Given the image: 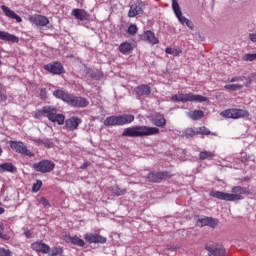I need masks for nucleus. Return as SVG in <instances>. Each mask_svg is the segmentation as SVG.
<instances>
[{"label":"nucleus","mask_w":256,"mask_h":256,"mask_svg":"<svg viewBox=\"0 0 256 256\" xmlns=\"http://www.w3.org/2000/svg\"><path fill=\"white\" fill-rule=\"evenodd\" d=\"M49 256H57V255H63V247L61 246H55L51 249V247L49 246V252H48Z\"/></svg>","instance_id":"c85d7f7f"},{"label":"nucleus","mask_w":256,"mask_h":256,"mask_svg":"<svg viewBox=\"0 0 256 256\" xmlns=\"http://www.w3.org/2000/svg\"><path fill=\"white\" fill-rule=\"evenodd\" d=\"M137 31H138V28H137V25L135 24H132L128 27L129 35H137Z\"/></svg>","instance_id":"ea45409f"},{"label":"nucleus","mask_w":256,"mask_h":256,"mask_svg":"<svg viewBox=\"0 0 256 256\" xmlns=\"http://www.w3.org/2000/svg\"><path fill=\"white\" fill-rule=\"evenodd\" d=\"M213 254H211V253H208V255L207 256H212Z\"/></svg>","instance_id":"bf43d9fd"},{"label":"nucleus","mask_w":256,"mask_h":256,"mask_svg":"<svg viewBox=\"0 0 256 256\" xmlns=\"http://www.w3.org/2000/svg\"><path fill=\"white\" fill-rule=\"evenodd\" d=\"M159 128L149 126H133L124 129L122 137H149L158 135Z\"/></svg>","instance_id":"20e7f679"},{"label":"nucleus","mask_w":256,"mask_h":256,"mask_svg":"<svg viewBox=\"0 0 256 256\" xmlns=\"http://www.w3.org/2000/svg\"><path fill=\"white\" fill-rule=\"evenodd\" d=\"M53 95L56 97V99H60L75 109H85V107H89V100H87V98L73 95L69 92H65L63 89L55 90Z\"/></svg>","instance_id":"f03ea898"},{"label":"nucleus","mask_w":256,"mask_h":256,"mask_svg":"<svg viewBox=\"0 0 256 256\" xmlns=\"http://www.w3.org/2000/svg\"><path fill=\"white\" fill-rule=\"evenodd\" d=\"M105 127H116L115 126V116H109L104 120Z\"/></svg>","instance_id":"473e14b6"},{"label":"nucleus","mask_w":256,"mask_h":256,"mask_svg":"<svg viewBox=\"0 0 256 256\" xmlns=\"http://www.w3.org/2000/svg\"><path fill=\"white\" fill-rule=\"evenodd\" d=\"M217 225H219V220H217L215 218L208 217L207 227H211L212 229H215V227H217Z\"/></svg>","instance_id":"c9c22d12"},{"label":"nucleus","mask_w":256,"mask_h":256,"mask_svg":"<svg viewBox=\"0 0 256 256\" xmlns=\"http://www.w3.org/2000/svg\"><path fill=\"white\" fill-rule=\"evenodd\" d=\"M224 89L228 91H241L243 89L242 84H228L224 86Z\"/></svg>","instance_id":"2f4dec72"},{"label":"nucleus","mask_w":256,"mask_h":256,"mask_svg":"<svg viewBox=\"0 0 256 256\" xmlns=\"http://www.w3.org/2000/svg\"><path fill=\"white\" fill-rule=\"evenodd\" d=\"M40 203L43 205V207H51L49 200H47L45 197L40 198Z\"/></svg>","instance_id":"09e8293b"},{"label":"nucleus","mask_w":256,"mask_h":256,"mask_svg":"<svg viewBox=\"0 0 256 256\" xmlns=\"http://www.w3.org/2000/svg\"><path fill=\"white\" fill-rule=\"evenodd\" d=\"M31 249H33V251H37L38 253H43L44 255L49 253V245L43 243L42 241H36L32 243Z\"/></svg>","instance_id":"f3484780"},{"label":"nucleus","mask_w":256,"mask_h":256,"mask_svg":"<svg viewBox=\"0 0 256 256\" xmlns=\"http://www.w3.org/2000/svg\"><path fill=\"white\" fill-rule=\"evenodd\" d=\"M169 177H171V174H169L168 171H164V172L151 171L147 175V179L149 183H161L163 179H169Z\"/></svg>","instance_id":"9d476101"},{"label":"nucleus","mask_w":256,"mask_h":256,"mask_svg":"<svg viewBox=\"0 0 256 256\" xmlns=\"http://www.w3.org/2000/svg\"><path fill=\"white\" fill-rule=\"evenodd\" d=\"M243 195H249L246 188L241 186H234L231 189V193L221 192V191H211L210 196L214 199H219L220 201H241Z\"/></svg>","instance_id":"7ed1b4c3"},{"label":"nucleus","mask_w":256,"mask_h":256,"mask_svg":"<svg viewBox=\"0 0 256 256\" xmlns=\"http://www.w3.org/2000/svg\"><path fill=\"white\" fill-rule=\"evenodd\" d=\"M1 63H2V62H1V60H0V65H1Z\"/></svg>","instance_id":"052dcab7"},{"label":"nucleus","mask_w":256,"mask_h":256,"mask_svg":"<svg viewBox=\"0 0 256 256\" xmlns=\"http://www.w3.org/2000/svg\"><path fill=\"white\" fill-rule=\"evenodd\" d=\"M84 239L87 241V243H107V238L99 234H86Z\"/></svg>","instance_id":"dca6fc26"},{"label":"nucleus","mask_w":256,"mask_h":256,"mask_svg":"<svg viewBox=\"0 0 256 256\" xmlns=\"http://www.w3.org/2000/svg\"><path fill=\"white\" fill-rule=\"evenodd\" d=\"M176 17L180 21V23H182L183 25H185V23L189 20L183 16L182 12L180 13V15H176Z\"/></svg>","instance_id":"de8ad7c7"},{"label":"nucleus","mask_w":256,"mask_h":256,"mask_svg":"<svg viewBox=\"0 0 256 256\" xmlns=\"http://www.w3.org/2000/svg\"><path fill=\"white\" fill-rule=\"evenodd\" d=\"M186 135H187L188 137H195V135H198V130L195 131L193 128H188V129L186 130Z\"/></svg>","instance_id":"c03bdc74"},{"label":"nucleus","mask_w":256,"mask_h":256,"mask_svg":"<svg viewBox=\"0 0 256 256\" xmlns=\"http://www.w3.org/2000/svg\"><path fill=\"white\" fill-rule=\"evenodd\" d=\"M153 124L156 127H165V125H167V120H165V116H163V114L157 113L154 117Z\"/></svg>","instance_id":"5701e85b"},{"label":"nucleus","mask_w":256,"mask_h":256,"mask_svg":"<svg viewBox=\"0 0 256 256\" xmlns=\"http://www.w3.org/2000/svg\"><path fill=\"white\" fill-rule=\"evenodd\" d=\"M3 155V148L0 147V156Z\"/></svg>","instance_id":"13d9d810"},{"label":"nucleus","mask_w":256,"mask_h":256,"mask_svg":"<svg viewBox=\"0 0 256 256\" xmlns=\"http://www.w3.org/2000/svg\"><path fill=\"white\" fill-rule=\"evenodd\" d=\"M32 167L37 173H51L55 169V163L51 160H41L34 163Z\"/></svg>","instance_id":"0eeeda50"},{"label":"nucleus","mask_w":256,"mask_h":256,"mask_svg":"<svg viewBox=\"0 0 256 256\" xmlns=\"http://www.w3.org/2000/svg\"><path fill=\"white\" fill-rule=\"evenodd\" d=\"M199 159L200 161H213L215 159V151H201L199 153Z\"/></svg>","instance_id":"412c9836"},{"label":"nucleus","mask_w":256,"mask_h":256,"mask_svg":"<svg viewBox=\"0 0 256 256\" xmlns=\"http://www.w3.org/2000/svg\"><path fill=\"white\" fill-rule=\"evenodd\" d=\"M41 187H43V182L41 180H37L36 183H34L32 186L33 193L39 192Z\"/></svg>","instance_id":"e433bc0d"},{"label":"nucleus","mask_w":256,"mask_h":256,"mask_svg":"<svg viewBox=\"0 0 256 256\" xmlns=\"http://www.w3.org/2000/svg\"><path fill=\"white\" fill-rule=\"evenodd\" d=\"M189 117L193 121H199V119H203V117H205V112H203V110H194L189 113Z\"/></svg>","instance_id":"a878e982"},{"label":"nucleus","mask_w":256,"mask_h":256,"mask_svg":"<svg viewBox=\"0 0 256 256\" xmlns=\"http://www.w3.org/2000/svg\"><path fill=\"white\" fill-rule=\"evenodd\" d=\"M7 101V93L3 89V84H0V103Z\"/></svg>","instance_id":"4c0bfd02"},{"label":"nucleus","mask_w":256,"mask_h":256,"mask_svg":"<svg viewBox=\"0 0 256 256\" xmlns=\"http://www.w3.org/2000/svg\"><path fill=\"white\" fill-rule=\"evenodd\" d=\"M91 165V163L89 161H86L83 163V165L81 166V169H87V167H89Z\"/></svg>","instance_id":"5fc2aeb1"},{"label":"nucleus","mask_w":256,"mask_h":256,"mask_svg":"<svg viewBox=\"0 0 256 256\" xmlns=\"http://www.w3.org/2000/svg\"><path fill=\"white\" fill-rule=\"evenodd\" d=\"M136 95L138 99H141V97H147V95H151V87L147 84H142L140 86L136 87Z\"/></svg>","instance_id":"6ab92c4d"},{"label":"nucleus","mask_w":256,"mask_h":256,"mask_svg":"<svg viewBox=\"0 0 256 256\" xmlns=\"http://www.w3.org/2000/svg\"><path fill=\"white\" fill-rule=\"evenodd\" d=\"M143 9H145V3L141 0L137 1L136 3L130 5L128 17L133 18L137 17V15H143Z\"/></svg>","instance_id":"f8f14e48"},{"label":"nucleus","mask_w":256,"mask_h":256,"mask_svg":"<svg viewBox=\"0 0 256 256\" xmlns=\"http://www.w3.org/2000/svg\"><path fill=\"white\" fill-rule=\"evenodd\" d=\"M3 213H5V208L0 207V215H3Z\"/></svg>","instance_id":"4d7b16f0"},{"label":"nucleus","mask_w":256,"mask_h":256,"mask_svg":"<svg viewBox=\"0 0 256 256\" xmlns=\"http://www.w3.org/2000/svg\"><path fill=\"white\" fill-rule=\"evenodd\" d=\"M243 61H256V53L255 54H245L243 56Z\"/></svg>","instance_id":"a19ab883"},{"label":"nucleus","mask_w":256,"mask_h":256,"mask_svg":"<svg viewBox=\"0 0 256 256\" xmlns=\"http://www.w3.org/2000/svg\"><path fill=\"white\" fill-rule=\"evenodd\" d=\"M172 9L175 15H181V8L179 7V3L177 2V0H172Z\"/></svg>","instance_id":"f704fd0d"},{"label":"nucleus","mask_w":256,"mask_h":256,"mask_svg":"<svg viewBox=\"0 0 256 256\" xmlns=\"http://www.w3.org/2000/svg\"><path fill=\"white\" fill-rule=\"evenodd\" d=\"M239 81H245L243 84V87H250L251 83H253V79L251 77H245V76H234L232 78H228V83H239Z\"/></svg>","instance_id":"a211bd4d"},{"label":"nucleus","mask_w":256,"mask_h":256,"mask_svg":"<svg viewBox=\"0 0 256 256\" xmlns=\"http://www.w3.org/2000/svg\"><path fill=\"white\" fill-rule=\"evenodd\" d=\"M42 145H44V147H46L47 149H51V147H53V142L49 139H43Z\"/></svg>","instance_id":"a18cd8bd"},{"label":"nucleus","mask_w":256,"mask_h":256,"mask_svg":"<svg viewBox=\"0 0 256 256\" xmlns=\"http://www.w3.org/2000/svg\"><path fill=\"white\" fill-rule=\"evenodd\" d=\"M119 51L122 55H129L133 51V45L129 42H124L119 46Z\"/></svg>","instance_id":"393cba45"},{"label":"nucleus","mask_w":256,"mask_h":256,"mask_svg":"<svg viewBox=\"0 0 256 256\" xmlns=\"http://www.w3.org/2000/svg\"><path fill=\"white\" fill-rule=\"evenodd\" d=\"M5 171H7L8 173H17V167L12 165L11 163L0 164V173H5Z\"/></svg>","instance_id":"b1692460"},{"label":"nucleus","mask_w":256,"mask_h":256,"mask_svg":"<svg viewBox=\"0 0 256 256\" xmlns=\"http://www.w3.org/2000/svg\"><path fill=\"white\" fill-rule=\"evenodd\" d=\"M213 256H227V250L221 245H217L214 248Z\"/></svg>","instance_id":"c756f323"},{"label":"nucleus","mask_w":256,"mask_h":256,"mask_svg":"<svg viewBox=\"0 0 256 256\" xmlns=\"http://www.w3.org/2000/svg\"><path fill=\"white\" fill-rule=\"evenodd\" d=\"M224 119H245L249 117V111L245 109L229 108L220 113Z\"/></svg>","instance_id":"423d86ee"},{"label":"nucleus","mask_w":256,"mask_h":256,"mask_svg":"<svg viewBox=\"0 0 256 256\" xmlns=\"http://www.w3.org/2000/svg\"><path fill=\"white\" fill-rule=\"evenodd\" d=\"M35 117H47L48 121L57 123L58 125H63L65 123L67 131H77L79 126L83 123V119L77 116H72L65 120V115L58 114L55 106L42 107L40 110L36 111Z\"/></svg>","instance_id":"f257e3e1"},{"label":"nucleus","mask_w":256,"mask_h":256,"mask_svg":"<svg viewBox=\"0 0 256 256\" xmlns=\"http://www.w3.org/2000/svg\"><path fill=\"white\" fill-rule=\"evenodd\" d=\"M144 39L152 45H157V43H159V40L157 39V37H155V33H153V31L151 30L144 32Z\"/></svg>","instance_id":"4be33fe9"},{"label":"nucleus","mask_w":256,"mask_h":256,"mask_svg":"<svg viewBox=\"0 0 256 256\" xmlns=\"http://www.w3.org/2000/svg\"><path fill=\"white\" fill-rule=\"evenodd\" d=\"M44 70L52 75H63V73H65V67H63V64L59 61L44 65Z\"/></svg>","instance_id":"1a4fd4ad"},{"label":"nucleus","mask_w":256,"mask_h":256,"mask_svg":"<svg viewBox=\"0 0 256 256\" xmlns=\"http://www.w3.org/2000/svg\"><path fill=\"white\" fill-rule=\"evenodd\" d=\"M171 101H176L178 103H205L206 101H209V99L205 96L199 95V94H193V93H180L175 94L171 97Z\"/></svg>","instance_id":"39448f33"},{"label":"nucleus","mask_w":256,"mask_h":256,"mask_svg":"<svg viewBox=\"0 0 256 256\" xmlns=\"http://www.w3.org/2000/svg\"><path fill=\"white\" fill-rule=\"evenodd\" d=\"M10 147L16 153L26 155L27 157H35V154L31 150L27 149L26 145L21 141H10Z\"/></svg>","instance_id":"6e6552de"},{"label":"nucleus","mask_w":256,"mask_h":256,"mask_svg":"<svg viewBox=\"0 0 256 256\" xmlns=\"http://www.w3.org/2000/svg\"><path fill=\"white\" fill-rule=\"evenodd\" d=\"M205 249L206 251H208V253H211L213 255V251H215V248L209 244L205 245Z\"/></svg>","instance_id":"8fccbe9b"},{"label":"nucleus","mask_w":256,"mask_h":256,"mask_svg":"<svg viewBox=\"0 0 256 256\" xmlns=\"http://www.w3.org/2000/svg\"><path fill=\"white\" fill-rule=\"evenodd\" d=\"M33 143H35L36 145H43V139L41 138H35L32 140Z\"/></svg>","instance_id":"603ef678"},{"label":"nucleus","mask_w":256,"mask_h":256,"mask_svg":"<svg viewBox=\"0 0 256 256\" xmlns=\"http://www.w3.org/2000/svg\"><path fill=\"white\" fill-rule=\"evenodd\" d=\"M5 231V227L3 224H0V239H4V241H9V236L7 234H3Z\"/></svg>","instance_id":"58836bf2"},{"label":"nucleus","mask_w":256,"mask_h":256,"mask_svg":"<svg viewBox=\"0 0 256 256\" xmlns=\"http://www.w3.org/2000/svg\"><path fill=\"white\" fill-rule=\"evenodd\" d=\"M112 193L113 195H115L116 197H120V195H125V193H127V189H121L119 187H115L112 189Z\"/></svg>","instance_id":"72a5a7b5"},{"label":"nucleus","mask_w":256,"mask_h":256,"mask_svg":"<svg viewBox=\"0 0 256 256\" xmlns=\"http://www.w3.org/2000/svg\"><path fill=\"white\" fill-rule=\"evenodd\" d=\"M25 237H27V239H31V231L27 230L24 232Z\"/></svg>","instance_id":"6e6d98bb"},{"label":"nucleus","mask_w":256,"mask_h":256,"mask_svg":"<svg viewBox=\"0 0 256 256\" xmlns=\"http://www.w3.org/2000/svg\"><path fill=\"white\" fill-rule=\"evenodd\" d=\"M28 21L36 27H47L49 25V18L41 14H33L28 17Z\"/></svg>","instance_id":"9b49d317"},{"label":"nucleus","mask_w":256,"mask_h":256,"mask_svg":"<svg viewBox=\"0 0 256 256\" xmlns=\"http://www.w3.org/2000/svg\"><path fill=\"white\" fill-rule=\"evenodd\" d=\"M0 39L10 43H19V37L5 31H0Z\"/></svg>","instance_id":"aec40b11"},{"label":"nucleus","mask_w":256,"mask_h":256,"mask_svg":"<svg viewBox=\"0 0 256 256\" xmlns=\"http://www.w3.org/2000/svg\"><path fill=\"white\" fill-rule=\"evenodd\" d=\"M40 99L42 101H45V99H47V88L40 89Z\"/></svg>","instance_id":"49530a36"},{"label":"nucleus","mask_w":256,"mask_h":256,"mask_svg":"<svg viewBox=\"0 0 256 256\" xmlns=\"http://www.w3.org/2000/svg\"><path fill=\"white\" fill-rule=\"evenodd\" d=\"M165 53H167V55H173V57H179V55H181V53H183V50L180 48L167 47L165 49Z\"/></svg>","instance_id":"cd10ccee"},{"label":"nucleus","mask_w":256,"mask_h":256,"mask_svg":"<svg viewBox=\"0 0 256 256\" xmlns=\"http://www.w3.org/2000/svg\"><path fill=\"white\" fill-rule=\"evenodd\" d=\"M250 41L252 43H256V32L249 35Z\"/></svg>","instance_id":"864d4df0"},{"label":"nucleus","mask_w":256,"mask_h":256,"mask_svg":"<svg viewBox=\"0 0 256 256\" xmlns=\"http://www.w3.org/2000/svg\"><path fill=\"white\" fill-rule=\"evenodd\" d=\"M208 217L199 219L197 221V227H207Z\"/></svg>","instance_id":"79ce46f5"},{"label":"nucleus","mask_w":256,"mask_h":256,"mask_svg":"<svg viewBox=\"0 0 256 256\" xmlns=\"http://www.w3.org/2000/svg\"><path fill=\"white\" fill-rule=\"evenodd\" d=\"M0 256H13V254L11 253V250L1 247Z\"/></svg>","instance_id":"37998d69"},{"label":"nucleus","mask_w":256,"mask_h":256,"mask_svg":"<svg viewBox=\"0 0 256 256\" xmlns=\"http://www.w3.org/2000/svg\"><path fill=\"white\" fill-rule=\"evenodd\" d=\"M135 121V116L131 114H123V115H118L114 116V123L115 126H123V125H129V123H133Z\"/></svg>","instance_id":"ddd939ff"},{"label":"nucleus","mask_w":256,"mask_h":256,"mask_svg":"<svg viewBox=\"0 0 256 256\" xmlns=\"http://www.w3.org/2000/svg\"><path fill=\"white\" fill-rule=\"evenodd\" d=\"M184 25H186L188 28H190L191 29V31H193V29H194V25H193V22L191 21V20H186V23L184 24Z\"/></svg>","instance_id":"3c124183"},{"label":"nucleus","mask_w":256,"mask_h":256,"mask_svg":"<svg viewBox=\"0 0 256 256\" xmlns=\"http://www.w3.org/2000/svg\"><path fill=\"white\" fill-rule=\"evenodd\" d=\"M72 15L75 17V19H78V21H89L91 19V14L85 9H73Z\"/></svg>","instance_id":"4468645a"},{"label":"nucleus","mask_w":256,"mask_h":256,"mask_svg":"<svg viewBox=\"0 0 256 256\" xmlns=\"http://www.w3.org/2000/svg\"><path fill=\"white\" fill-rule=\"evenodd\" d=\"M1 9L4 15L8 17V19H15L16 23H21L23 21V18H21V16H19L17 13H15V11L11 10L6 5H2Z\"/></svg>","instance_id":"2eb2a0df"},{"label":"nucleus","mask_w":256,"mask_h":256,"mask_svg":"<svg viewBox=\"0 0 256 256\" xmlns=\"http://www.w3.org/2000/svg\"><path fill=\"white\" fill-rule=\"evenodd\" d=\"M198 135H213L214 137H217V133L211 132V130L205 126L198 128Z\"/></svg>","instance_id":"7c9ffc66"},{"label":"nucleus","mask_w":256,"mask_h":256,"mask_svg":"<svg viewBox=\"0 0 256 256\" xmlns=\"http://www.w3.org/2000/svg\"><path fill=\"white\" fill-rule=\"evenodd\" d=\"M68 241L77 247H85V241L77 236H69Z\"/></svg>","instance_id":"bb28decb"}]
</instances>
